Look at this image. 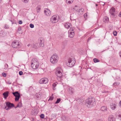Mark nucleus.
Wrapping results in <instances>:
<instances>
[{
	"label": "nucleus",
	"instance_id": "obj_1",
	"mask_svg": "<svg viewBox=\"0 0 121 121\" xmlns=\"http://www.w3.org/2000/svg\"><path fill=\"white\" fill-rule=\"evenodd\" d=\"M96 102L94 98L92 97H89L86 100V104L88 107L94 106L95 105Z\"/></svg>",
	"mask_w": 121,
	"mask_h": 121
},
{
	"label": "nucleus",
	"instance_id": "obj_2",
	"mask_svg": "<svg viewBox=\"0 0 121 121\" xmlns=\"http://www.w3.org/2000/svg\"><path fill=\"white\" fill-rule=\"evenodd\" d=\"M39 63L37 60L36 59L33 58L31 60V66L34 69H37L39 67Z\"/></svg>",
	"mask_w": 121,
	"mask_h": 121
},
{
	"label": "nucleus",
	"instance_id": "obj_3",
	"mask_svg": "<svg viewBox=\"0 0 121 121\" xmlns=\"http://www.w3.org/2000/svg\"><path fill=\"white\" fill-rule=\"evenodd\" d=\"M58 59V57L57 55L55 54L52 56L50 59V60L52 63L54 64L57 62Z\"/></svg>",
	"mask_w": 121,
	"mask_h": 121
},
{
	"label": "nucleus",
	"instance_id": "obj_4",
	"mask_svg": "<svg viewBox=\"0 0 121 121\" xmlns=\"http://www.w3.org/2000/svg\"><path fill=\"white\" fill-rule=\"evenodd\" d=\"M76 62L75 60H73L71 58H69L68 59V62L66 63V65L69 67H73Z\"/></svg>",
	"mask_w": 121,
	"mask_h": 121
},
{
	"label": "nucleus",
	"instance_id": "obj_5",
	"mask_svg": "<svg viewBox=\"0 0 121 121\" xmlns=\"http://www.w3.org/2000/svg\"><path fill=\"white\" fill-rule=\"evenodd\" d=\"M5 104L6 107H5L4 109L7 110L10 109L12 108L14 106L13 104L9 102H7L5 103Z\"/></svg>",
	"mask_w": 121,
	"mask_h": 121
},
{
	"label": "nucleus",
	"instance_id": "obj_6",
	"mask_svg": "<svg viewBox=\"0 0 121 121\" xmlns=\"http://www.w3.org/2000/svg\"><path fill=\"white\" fill-rule=\"evenodd\" d=\"M61 69L60 67H58L56 69L55 73L56 75L59 78L61 77L62 75L60 70Z\"/></svg>",
	"mask_w": 121,
	"mask_h": 121
},
{
	"label": "nucleus",
	"instance_id": "obj_7",
	"mask_svg": "<svg viewBox=\"0 0 121 121\" xmlns=\"http://www.w3.org/2000/svg\"><path fill=\"white\" fill-rule=\"evenodd\" d=\"M12 46L14 48H19L20 44L18 41L16 40L13 41L12 43Z\"/></svg>",
	"mask_w": 121,
	"mask_h": 121
},
{
	"label": "nucleus",
	"instance_id": "obj_8",
	"mask_svg": "<svg viewBox=\"0 0 121 121\" xmlns=\"http://www.w3.org/2000/svg\"><path fill=\"white\" fill-rule=\"evenodd\" d=\"M48 79L45 78L41 79L39 81V82L40 84H46L48 83Z\"/></svg>",
	"mask_w": 121,
	"mask_h": 121
},
{
	"label": "nucleus",
	"instance_id": "obj_9",
	"mask_svg": "<svg viewBox=\"0 0 121 121\" xmlns=\"http://www.w3.org/2000/svg\"><path fill=\"white\" fill-rule=\"evenodd\" d=\"M56 16L55 15H54L52 16L50 19L51 22L52 23H55L58 21L56 19Z\"/></svg>",
	"mask_w": 121,
	"mask_h": 121
},
{
	"label": "nucleus",
	"instance_id": "obj_10",
	"mask_svg": "<svg viewBox=\"0 0 121 121\" xmlns=\"http://www.w3.org/2000/svg\"><path fill=\"white\" fill-rule=\"evenodd\" d=\"M73 30L72 28L70 29L69 30L68 32L69 33V37L71 38H73L74 37L75 34L73 32H72V31H73Z\"/></svg>",
	"mask_w": 121,
	"mask_h": 121
},
{
	"label": "nucleus",
	"instance_id": "obj_11",
	"mask_svg": "<svg viewBox=\"0 0 121 121\" xmlns=\"http://www.w3.org/2000/svg\"><path fill=\"white\" fill-rule=\"evenodd\" d=\"M115 11V9L113 7H112L110 10V13L112 16V17H116L114 13Z\"/></svg>",
	"mask_w": 121,
	"mask_h": 121
},
{
	"label": "nucleus",
	"instance_id": "obj_12",
	"mask_svg": "<svg viewBox=\"0 0 121 121\" xmlns=\"http://www.w3.org/2000/svg\"><path fill=\"white\" fill-rule=\"evenodd\" d=\"M44 12L45 14L47 16H49L51 15V12L48 9H45L44 10Z\"/></svg>",
	"mask_w": 121,
	"mask_h": 121
},
{
	"label": "nucleus",
	"instance_id": "obj_13",
	"mask_svg": "<svg viewBox=\"0 0 121 121\" xmlns=\"http://www.w3.org/2000/svg\"><path fill=\"white\" fill-rule=\"evenodd\" d=\"M110 108L112 110H114L117 108L116 105L115 104L111 103L110 105Z\"/></svg>",
	"mask_w": 121,
	"mask_h": 121
},
{
	"label": "nucleus",
	"instance_id": "obj_14",
	"mask_svg": "<svg viewBox=\"0 0 121 121\" xmlns=\"http://www.w3.org/2000/svg\"><path fill=\"white\" fill-rule=\"evenodd\" d=\"M115 118L112 115H110L108 117V121H115Z\"/></svg>",
	"mask_w": 121,
	"mask_h": 121
},
{
	"label": "nucleus",
	"instance_id": "obj_15",
	"mask_svg": "<svg viewBox=\"0 0 121 121\" xmlns=\"http://www.w3.org/2000/svg\"><path fill=\"white\" fill-rule=\"evenodd\" d=\"M31 48H37L38 47V44L37 43H34L31 45Z\"/></svg>",
	"mask_w": 121,
	"mask_h": 121
},
{
	"label": "nucleus",
	"instance_id": "obj_16",
	"mask_svg": "<svg viewBox=\"0 0 121 121\" xmlns=\"http://www.w3.org/2000/svg\"><path fill=\"white\" fill-rule=\"evenodd\" d=\"M100 110L102 111H106L107 110V107L106 106H103L101 107Z\"/></svg>",
	"mask_w": 121,
	"mask_h": 121
},
{
	"label": "nucleus",
	"instance_id": "obj_17",
	"mask_svg": "<svg viewBox=\"0 0 121 121\" xmlns=\"http://www.w3.org/2000/svg\"><path fill=\"white\" fill-rule=\"evenodd\" d=\"M71 26V24L68 22L65 23L64 24L65 27L67 29H68Z\"/></svg>",
	"mask_w": 121,
	"mask_h": 121
},
{
	"label": "nucleus",
	"instance_id": "obj_18",
	"mask_svg": "<svg viewBox=\"0 0 121 121\" xmlns=\"http://www.w3.org/2000/svg\"><path fill=\"white\" fill-rule=\"evenodd\" d=\"M9 92L8 91H6L3 93V95L4 96V98L6 99L8 96Z\"/></svg>",
	"mask_w": 121,
	"mask_h": 121
},
{
	"label": "nucleus",
	"instance_id": "obj_19",
	"mask_svg": "<svg viewBox=\"0 0 121 121\" xmlns=\"http://www.w3.org/2000/svg\"><path fill=\"white\" fill-rule=\"evenodd\" d=\"M38 112L36 109H33L32 111L31 114L35 115L37 114Z\"/></svg>",
	"mask_w": 121,
	"mask_h": 121
},
{
	"label": "nucleus",
	"instance_id": "obj_20",
	"mask_svg": "<svg viewBox=\"0 0 121 121\" xmlns=\"http://www.w3.org/2000/svg\"><path fill=\"white\" fill-rule=\"evenodd\" d=\"M103 21L105 23L109 21V18L107 17H105L104 18Z\"/></svg>",
	"mask_w": 121,
	"mask_h": 121
},
{
	"label": "nucleus",
	"instance_id": "obj_21",
	"mask_svg": "<svg viewBox=\"0 0 121 121\" xmlns=\"http://www.w3.org/2000/svg\"><path fill=\"white\" fill-rule=\"evenodd\" d=\"M12 93L15 97L16 96H18V95L20 94L17 91H16L15 92H13Z\"/></svg>",
	"mask_w": 121,
	"mask_h": 121
},
{
	"label": "nucleus",
	"instance_id": "obj_22",
	"mask_svg": "<svg viewBox=\"0 0 121 121\" xmlns=\"http://www.w3.org/2000/svg\"><path fill=\"white\" fill-rule=\"evenodd\" d=\"M69 92L70 93L72 94L73 92V89L72 88H69Z\"/></svg>",
	"mask_w": 121,
	"mask_h": 121
},
{
	"label": "nucleus",
	"instance_id": "obj_23",
	"mask_svg": "<svg viewBox=\"0 0 121 121\" xmlns=\"http://www.w3.org/2000/svg\"><path fill=\"white\" fill-rule=\"evenodd\" d=\"M57 83V82H55V83H53L52 84V86L53 87V89L54 90H55L56 89V88L55 87L56 86Z\"/></svg>",
	"mask_w": 121,
	"mask_h": 121
},
{
	"label": "nucleus",
	"instance_id": "obj_24",
	"mask_svg": "<svg viewBox=\"0 0 121 121\" xmlns=\"http://www.w3.org/2000/svg\"><path fill=\"white\" fill-rule=\"evenodd\" d=\"M20 94L18 95V96H16L15 98V100L17 101H18L20 98Z\"/></svg>",
	"mask_w": 121,
	"mask_h": 121
},
{
	"label": "nucleus",
	"instance_id": "obj_25",
	"mask_svg": "<svg viewBox=\"0 0 121 121\" xmlns=\"http://www.w3.org/2000/svg\"><path fill=\"white\" fill-rule=\"evenodd\" d=\"M41 9V6H38L36 8V10L37 12L38 13L39 12L40 10Z\"/></svg>",
	"mask_w": 121,
	"mask_h": 121
},
{
	"label": "nucleus",
	"instance_id": "obj_26",
	"mask_svg": "<svg viewBox=\"0 0 121 121\" xmlns=\"http://www.w3.org/2000/svg\"><path fill=\"white\" fill-rule=\"evenodd\" d=\"M22 103L21 102H20L18 103V104H17V106H16V107H15V108H16L17 107H22Z\"/></svg>",
	"mask_w": 121,
	"mask_h": 121
},
{
	"label": "nucleus",
	"instance_id": "obj_27",
	"mask_svg": "<svg viewBox=\"0 0 121 121\" xmlns=\"http://www.w3.org/2000/svg\"><path fill=\"white\" fill-rule=\"evenodd\" d=\"M94 62L95 63H97L99 62V60L97 59L96 58H95L93 59Z\"/></svg>",
	"mask_w": 121,
	"mask_h": 121
},
{
	"label": "nucleus",
	"instance_id": "obj_28",
	"mask_svg": "<svg viewBox=\"0 0 121 121\" xmlns=\"http://www.w3.org/2000/svg\"><path fill=\"white\" fill-rule=\"evenodd\" d=\"M73 0H66V2L69 4L72 3L73 1Z\"/></svg>",
	"mask_w": 121,
	"mask_h": 121
},
{
	"label": "nucleus",
	"instance_id": "obj_29",
	"mask_svg": "<svg viewBox=\"0 0 121 121\" xmlns=\"http://www.w3.org/2000/svg\"><path fill=\"white\" fill-rule=\"evenodd\" d=\"M60 101V98L58 99L56 102H55L56 104H57L59 103Z\"/></svg>",
	"mask_w": 121,
	"mask_h": 121
},
{
	"label": "nucleus",
	"instance_id": "obj_30",
	"mask_svg": "<svg viewBox=\"0 0 121 121\" xmlns=\"http://www.w3.org/2000/svg\"><path fill=\"white\" fill-rule=\"evenodd\" d=\"M40 117L42 118H44V115L43 114H41L40 115Z\"/></svg>",
	"mask_w": 121,
	"mask_h": 121
},
{
	"label": "nucleus",
	"instance_id": "obj_31",
	"mask_svg": "<svg viewBox=\"0 0 121 121\" xmlns=\"http://www.w3.org/2000/svg\"><path fill=\"white\" fill-rule=\"evenodd\" d=\"M119 83L116 82L113 83V85L114 86H116L119 85Z\"/></svg>",
	"mask_w": 121,
	"mask_h": 121
},
{
	"label": "nucleus",
	"instance_id": "obj_32",
	"mask_svg": "<svg viewBox=\"0 0 121 121\" xmlns=\"http://www.w3.org/2000/svg\"><path fill=\"white\" fill-rule=\"evenodd\" d=\"M39 45L40 46V47H43L44 46V44L42 42V43H40Z\"/></svg>",
	"mask_w": 121,
	"mask_h": 121
},
{
	"label": "nucleus",
	"instance_id": "obj_33",
	"mask_svg": "<svg viewBox=\"0 0 121 121\" xmlns=\"http://www.w3.org/2000/svg\"><path fill=\"white\" fill-rule=\"evenodd\" d=\"M22 1L25 3H26L28 2L29 0H22Z\"/></svg>",
	"mask_w": 121,
	"mask_h": 121
},
{
	"label": "nucleus",
	"instance_id": "obj_34",
	"mask_svg": "<svg viewBox=\"0 0 121 121\" xmlns=\"http://www.w3.org/2000/svg\"><path fill=\"white\" fill-rule=\"evenodd\" d=\"M30 27L31 28H33L34 27V25L32 24H30Z\"/></svg>",
	"mask_w": 121,
	"mask_h": 121
},
{
	"label": "nucleus",
	"instance_id": "obj_35",
	"mask_svg": "<svg viewBox=\"0 0 121 121\" xmlns=\"http://www.w3.org/2000/svg\"><path fill=\"white\" fill-rule=\"evenodd\" d=\"M78 9V7L77 6H75V7L73 8V9L76 11H77Z\"/></svg>",
	"mask_w": 121,
	"mask_h": 121
},
{
	"label": "nucleus",
	"instance_id": "obj_36",
	"mask_svg": "<svg viewBox=\"0 0 121 121\" xmlns=\"http://www.w3.org/2000/svg\"><path fill=\"white\" fill-rule=\"evenodd\" d=\"M39 41L40 42V43H42V42H43V43L44 42L43 40V39L42 38H41L40 39H39Z\"/></svg>",
	"mask_w": 121,
	"mask_h": 121
},
{
	"label": "nucleus",
	"instance_id": "obj_37",
	"mask_svg": "<svg viewBox=\"0 0 121 121\" xmlns=\"http://www.w3.org/2000/svg\"><path fill=\"white\" fill-rule=\"evenodd\" d=\"M117 32L116 31H114L113 32V34L115 36H116L117 35Z\"/></svg>",
	"mask_w": 121,
	"mask_h": 121
},
{
	"label": "nucleus",
	"instance_id": "obj_38",
	"mask_svg": "<svg viewBox=\"0 0 121 121\" xmlns=\"http://www.w3.org/2000/svg\"><path fill=\"white\" fill-rule=\"evenodd\" d=\"M19 74L20 75H22L23 74V73L22 71H20L19 73Z\"/></svg>",
	"mask_w": 121,
	"mask_h": 121
},
{
	"label": "nucleus",
	"instance_id": "obj_39",
	"mask_svg": "<svg viewBox=\"0 0 121 121\" xmlns=\"http://www.w3.org/2000/svg\"><path fill=\"white\" fill-rule=\"evenodd\" d=\"M3 76L4 77H5L6 76V74L5 73H2Z\"/></svg>",
	"mask_w": 121,
	"mask_h": 121
},
{
	"label": "nucleus",
	"instance_id": "obj_40",
	"mask_svg": "<svg viewBox=\"0 0 121 121\" xmlns=\"http://www.w3.org/2000/svg\"><path fill=\"white\" fill-rule=\"evenodd\" d=\"M100 4L101 5H103V6L105 4V3H104V2H100Z\"/></svg>",
	"mask_w": 121,
	"mask_h": 121
},
{
	"label": "nucleus",
	"instance_id": "obj_41",
	"mask_svg": "<svg viewBox=\"0 0 121 121\" xmlns=\"http://www.w3.org/2000/svg\"><path fill=\"white\" fill-rule=\"evenodd\" d=\"M53 99V97H52V96H51L50 97L49 100H52Z\"/></svg>",
	"mask_w": 121,
	"mask_h": 121
},
{
	"label": "nucleus",
	"instance_id": "obj_42",
	"mask_svg": "<svg viewBox=\"0 0 121 121\" xmlns=\"http://www.w3.org/2000/svg\"><path fill=\"white\" fill-rule=\"evenodd\" d=\"M5 67L6 68H7L8 67V65L7 64H6L5 65Z\"/></svg>",
	"mask_w": 121,
	"mask_h": 121
},
{
	"label": "nucleus",
	"instance_id": "obj_43",
	"mask_svg": "<svg viewBox=\"0 0 121 121\" xmlns=\"http://www.w3.org/2000/svg\"><path fill=\"white\" fill-rule=\"evenodd\" d=\"M19 24H22V22L21 20L19 21Z\"/></svg>",
	"mask_w": 121,
	"mask_h": 121
},
{
	"label": "nucleus",
	"instance_id": "obj_44",
	"mask_svg": "<svg viewBox=\"0 0 121 121\" xmlns=\"http://www.w3.org/2000/svg\"><path fill=\"white\" fill-rule=\"evenodd\" d=\"M119 106L121 107V101H120L119 104Z\"/></svg>",
	"mask_w": 121,
	"mask_h": 121
},
{
	"label": "nucleus",
	"instance_id": "obj_45",
	"mask_svg": "<svg viewBox=\"0 0 121 121\" xmlns=\"http://www.w3.org/2000/svg\"><path fill=\"white\" fill-rule=\"evenodd\" d=\"M7 25H5L4 27V28H5V29L7 28H8V27H6Z\"/></svg>",
	"mask_w": 121,
	"mask_h": 121
},
{
	"label": "nucleus",
	"instance_id": "obj_46",
	"mask_svg": "<svg viewBox=\"0 0 121 121\" xmlns=\"http://www.w3.org/2000/svg\"><path fill=\"white\" fill-rule=\"evenodd\" d=\"M7 83L9 84H11V83L9 82H7Z\"/></svg>",
	"mask_w": 121,
	"mask_h": 121
},
{
	"label": "nucleus",
	"instance_id": "obj_47",
	"mask_svg": "<svg viewBox=\"0 0 121 121\" xmlns=\"http://www.w3.org/2000/svg\"><path fill=\"white\" fill-rule=\"evenodd\" d=\"M21 30V28H19L18 29V30L19 31H20Z\"/></svg>",
	"mask_w": 121,
	"mask_h": 121
},
{
	"label": "nucleus",
	"instance_id": "obj_48",
	"mask_svg": "<svg viewBox=\"0 0 121 121\" xmlns=\"http://www.w3.org/2000/svg\"><path fill=\"white\" fill-rule=\"evenodd\" d=\"M118 117L119 118H120L121 117V115H118Z\"/></svg>",
	"mask_w": 121,
	"mask_h": 121
},
{
	"label": "nucleus",
	"instance_id": "obj_49",
	"mask_svg": "<svg viewBox=\"0 0 121 121\" xmlns=\"http://www.w3.org/2000/svg\"><path fill=\"white\" fill-rule=\"evenodd\" d=\"M119 16L120 17H121V12L120 13V15H119Z\"/></svg>",
	"mask_w": 121,
	"mask_h": 121
},
{
	"label": "nucleus",
	"instance_id": "obj_50",
	"mask_svg": "<svg viewBox=\"0 0 121 121\" xmlns=\"http://www.w3.org/2000/svg\"><path fill=\"white\" fill-rule=\"evenodd\" d=\"M30 44H28L27 45V46L28 47H29L30 46Z\"/></svg>",
	"mask_w": 121,
	"mask_h": 121
},
{
	"label": "nucleus",
	"instance_id": "obj_51",
	"mask_svg": "<svg viewBox=\"0 0 121 121\" xmlns=\"http://www.w3.org/2000/svg\"><path fill=\"white\" fill-rule=\"evenodd\" d=\"M120 56L121 57V51L120 52Z\"/></svg>",
	"mask_w": 121,
	"mask_h": 121
},
{
	"label": "nucleus",
	"instance_id": "obj_52",
	"mask_svg": "<svg viewBox=\"0 0 121 121\" xmlns=\"http://www.w3.org/2000/svg\"><path fill=\"white\" fill-rule=\"evenodd\" d=\"M91 38H90V37H89V38L88 39V41L90 39H91Z\"/></svg>",
	"mask_w": 121,
	"mask_h": 121
},
{
	"label": "nucleus",
	"instance_id": "obj_53",
	"mask_svg": "<svg viewBox=\"0 0 121 121\" xmlns=\"http://www.w3.org/2000/svg\"><path fill=\"white\" fill-rule=\"evenodd\" d=\"M1 2V0H0V3Z\"/></svg>",
	"mask_w": 121,
	"mask_h": 121
},
{
	"label": "nucleus",
	"instance_id": "obj_54",
	"mask_svg": "<svg viewBox=\"0 0 121 121\" xmlns=\"http://www.w3.org/2000/svg\"><path fill=\"white\" fill-rule=\"evenodd\" d=\"M96 6H97V4H96Z\"/></svg>",
	"mask_w": 121,
	"mask_h": 121
}]
</instances>
